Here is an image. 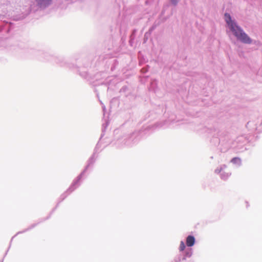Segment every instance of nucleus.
Wrapping results in <instances>:
<instances>
[{"instance_id":"nucleus-5","label":"nucleus","mask_w":262,"mask_h":262,"mask_svg":"<svg viewBox=\"0 0 262 262\" xmlns=\"http://www.w3.org/2000/svg\"><path fill=\"white\" fill-rule=\"evenodd\" d=\"M240 159L238 158H234L231 160V162L235 163L237 162H239Z\"/></svg>"},{"instance_id":"nucleus-3","label":"nucleus","mask_w":262,"mask_h":262,"mask_svg":"<svg viewBox=\"0 0 262 262\" xmlns=\"http://www.w3.org/2000/svg\"><path fill=\"white\" fill-rule=\"evenodd\" d=\"M50 0H37L39 5L48 4Z\"/></svg>"},{"instance_id":"nucleus-6","label":"nucleus","mask_w":262,"mask_h":262,"mask_svg":"<svg viewBox=\"0 0 262 262\" xmlns=\"http://www.w3.org/2000/svg\"><path fill=\"white\" fill-rule=\"evenodd\" d=\"M229 176V174L228 173H227L225 174H223L222 176V179L224 180H226L227 179V178H228Z\"/></svg>"},{"instance_id":"nucleus-1","label":"nucleus","mask_w":262,"mask_h":262,"mask_svg":"<svg viewBox=\"0 0 262 262\" xmlns=\"http://www.w3.org/2000/svg\"><path fill=\"white\" fill-rule=\"evenodd\" d=\"M225 20L230 28L231 31L236 37L237 39L244 43H250L251 42L250 38L239 28L236 24L231 20L230 15L228 13L225 14Z\"/></svg>"},{"instance_id":"nucleus-8","label":"nucleus","mask_w":262,"mask_h":262,"mask_svg":"<svg viewBox=\"0 0 262 262\" xmlns=\"http://www.w3.org/2000/svg\"><path fill=\"white\" fill-rule=\"evenodd\" d=\"M171 2L172 3H173L174 4H176L178 2V0H171Z\"/></svg>"},{"instance_id":"nucleus-7","label":"nucleus","mask_w":262,"mask_h":262,"mask_svg":"<svg viewBox=\"0 0 262 262\" xmlns=\"http://www.w3.org/2000/svg\"><path fill=\"white\" fill-rule=\"evenodd\" d=\"M222 168L220 167V168H217L215 170V172L219 173L221 172L222 171Z\"/></svg>"},{"instance_id":"nucleus-4","label":"nucleus","mask_w":262,"mask_h":262,"mask_svg":"<svg viewBox=\"0 0 262 262\" xmlns=\"http://www.w3.org/2000/svg\"><path fill=\"white\" fill-rule=\"evenodd\" d=\"M185 248V244L182 241L180 245V247H179L180 250L182 251L184 250Z\"/></svg>"},{"instance_id":"nucleus-2","label":"nucleus","mask_w":262,"mask_h":262,"mask_svg":"<svg viewBox=\"0 0 262 262\" xmlns=\"http://www.w3.org/2000/svg\"><path fill=\"white\" fill-rule=\"evenodd\" d=\"M195 242V238L193 236L189 235L186 238V245L188 247L192 246Z\"/></svg>"}]
</instances>
